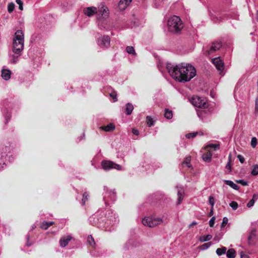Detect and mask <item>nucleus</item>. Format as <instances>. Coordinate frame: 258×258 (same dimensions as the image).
<instances>
[{"mask_svg":"<svg viewBox=\"0 0 258 258\" xmlns=\"http://www.w3.org/2000/svg\"><path fill=\"white\" fill-rule=\"evenodd\" d=\"M166 69L170 76L179 82H188L196 75V69L189 64L181 63L174 66L168 63Z\"/></svg>","mask_w":258,"mask_h":258,"instance_id":"1","label":"nucleus"},{"mask_svg":"<svg viewBox=\"0 0 258 258\" xmlns=\"http://www.w3.org/2000/svg\"><path fill=\"white\" fill-rule=\"evenodd\" d=\"M24 34L21 30H17L14 35L13 40V52L18 56L13 55L12 63H16L19 56L21 55V52L24 49Z\"/></svg>","mask_w":258,"mask_h":258,"instance_id":"2","label":"nucleus"},{"mask_svg":"<svg viewBox=\"0 0 258 258\" xmlns=\"http://www.w3.org/2000/svg\"><path fill=\"white\" fill-rule=\"evenodd\" d=\"M168 30L172 32H179L183 28V24L180 18L173 16L170 18L167 21Z\"/></svg>","mask_w":258,"mask_h":258,"instance_id":"3","label":"nucleus"},{"mask_svg":"<svg viewBox=\"0 0 258 258\" xmlns=\"http://www.w3.org/2000/svg\"><path fill=\"white\" fill-rule=\"evenodd\" d=\"M191 102L193 105L197 107L206 108L208 107V103L204 98L198 96H194L191 99Z\"/></svg>","mask_w":258,"mask_h":258,"instance_id":"4","label":"nucleus"},{"mask_svg":"<svg viewBox=\"0 0 258 258\" xmlns=\"http://www.w3.org/2000/svg\"><path fill=\"white\" fill-rule=\"evenodd\" d=\"M162 222V219L161 218H152L151 217L145 218L143 219L142 223L145 226H148L149 227H154Z\"/></svg>","mask_w":258,"mask_h":258,"instance_id":"5","label":"nucleus"},{"mask_svg":"<svg viewBox=\"0 0 258 258\" xmlns=\"http://www.w3.org/2000/svg\"><path fill=\"white\" fill-rule=\"evenodd\" d=\"M101 166L105 170H109L111 169H115L118 170H121V167L120 165L109 160H104L102 161Z\"/></svg>","mask_w":258,"mask_h":258,"instance_id":"6","label":"nucleus"},{"mask_svg":"<svg viewBox=\"0 0 258 258\" xmlns=\"http://www.w3.org/2000/svg\"><path fill=\"white\" fill-rule=\"evenodd\" d=\"M213 63L215 65L216 69L219 71V73L222 75L223 71L224 68V63L220 57H215L212 59Z\"/></svg>","mask_w":258,"mask_h":258,"instance_id":"7","label":"nucleus"},{"mask_svg":"<svg viewBox=\"0 0 258 258\" xmlns=\"http://www.w3.org/2000/svg\"><path fill=\"white\" fill-rule=\"evenodd\" d=\"M222 46V43L220 42H213L210 49L207 50L205 54L207 56H209L211 54L219 50Z\"/></svg>","mask_w":258,"mask_h":258,"instance_id":"8","label":"nucleus"},{"mask_svg":"<svg viewBox=\"0 0 258 258\" xmlns=\"http://www.w3.org/2000/svg\"><path fill=\"white\" fill-rule=\"evenodd\" d=\"M110 39L108 36H103L98 40V44L102 47L107 48L110 45Z\"/></svg>","mask_w":258,"mask_h":258,"instance_id":"9","label":"nucleus"},{"mask_svg":"<svg viewBox=\"0 0 258 258\" xmlns=\"http://www.w3.org/2000/svg\"><path fill=\"white\" fill-rule=\"evenodd\" d=\"M83 13L85 15L91 17L97 13V8L94 7H87L84 9Z\"/></svg>","mask_w":258,"mask_h":258,"instance_id":"10","label":"nucleus"},{"mask_svg":"<svg viewBox=\"0 0 258 258\" xmlns=\"http://www.w3.org/2000/svg\"><path fill=\"white\" fill-rule=\"evenodd\" d=\"M256 237V230L252 229L250 232L248 238L247 243L249 245H254L255 244L254 239Z\"/></svg>","mask_w":258,"mask_h":258,"instance_id":"11","label":"nucleus"},{"mask_svg":"<svg viewBox=\"0 0 258 258\" xmlns=\"http://www.w3.org/2000/svg\"><path fill=\"white\" fill-rule=\"evenodd\" d=\"M132 0H120L118 4V9L120 11L124 10L132 2Z\"/></svg>","mask_w":258,"mask_h":258,"instance_id":"12","label":"nucleus"},{"mask_svg":"<svg viewBox=\"0 0 258 258\" xmlns=\"http://www.w3.org/2000/svg\"><path fill=\"white\" fill-rule=\"evenodd\" d=\"M72 237L71 236L69 235L67 236H64L61 237L59 240V244L61 247H65L72 239Z\"/></svg>","mask_w":258,"mask_h":258,"instance_id":"13","label":"nucleus"},{"mask_svg":"<svg viewBox=\"0 0 258 258\" xmlns=\"http://www.w3.org/2000/svg\"><path fill=\"white\" fill-rule=\"evenodd\" d=\"M11 72L8 69H3L2 71V77L5 80H9L11 78Z\"/></svg>","mask_w":258,"mask_h":258,"instance_id":"14","label":"nucleus"},{"mask_svg":"<svg viewBox=\"0 0 258 258\" xmlns=\"http://www.w3.org/2000/svg\"><path fill=\"white\" fill-rule=\"evenodd\" d=\"M184 190L181 188H178L177 191V205H179L183 199Z\"/></svg>","mask_w":258,"mask_h":258,"instance_id":"15","label":"nucleus"},{"mask_svg":"<svg viewBox=\"0 0 258 258\" xmlns=\"http://www.w3.org/2000/svg\"><path fill=\"white\" fill-rule=\"evenodd\" d=\"M100 128L105 132H111L115 128V125L112 123H110L107 125L102 126Z\"/></svg>","mask_w":258,"mask_h":258,"instance_id":"16","label":"nucleus"},{"mask_svg":"<svg viewBox=\"0 0 258 258\" xmlns=\"http://www.w3.org/2000/svg\"><path fill=\"white\" fill-rule=\"evenodd\" d=\"M212 156V153L208 151L202 155V159L205 162H210L211 160Z\"/></svg>","mask_w":258,"mask_h":258,"instance_id":"17","label":"nucleus"},{"mask_svg":"<svg viewBox=\"0 0 258 258\" xmlns=\"http://www.w3.org/2000/svg\"><path fill=\"white\" fill-rule=\"evenodd\" d=\"M224 182L234 189H238L239 186L231 180H225Z\"/></svg>","mask_w":258,"mask_h":258,"instance_id":"18","label":"nucleus"},{"mask_svg":"<svg viewBox=\"0 0 258 258\" xmlns=\"http://www.w3.org/2000/svg\"><path fill=\"white\" fill-rule=\"evenodd\" d=\"M226 256L228 258H234L236 256V251L233 249H229L226 252Z\"/></svg>","mask_w":258,"mask_h":258,"instance_id":"19","label":"nucleus"},{"mask_svg":"<svg viewBox=\"0 0 258 258\" xmlns=\"http://www.w3.org/2000/svg\"><path fill=\"white\" fill-rule=\"evenodd\" d=\"M134 109V107L132 104L130 103H127L126 105V113L127 115L131 114L133 110Z\"/></svg>","mask_w":258,"mask_h":258,"instance_id":"20","label":"nucleus"},{"mask_svg":"<svg viewBox=\"0 0 258 258\" xmlns=\"http://www.w3.org/2000/svg\"><path fill=\"white\" fill-rule=\"evenodd\" d=\"M54 224L53 222H43L41 226V228L43 229L46 230L50 226Z\"/></svg>","mask_w":258,"mask_h":258,"instance_id":"21","label":"nucleus"},{"mask_svg":"<svg viewBox=\"0 0 258 258\" xmlns=\"http://www.w3.org/2000/svg\"><path fill=\"white\" fill-rule=\"evenodd\" d=\"M226 247L223 246L221 248H218L216 249V252L218 255L221 256L226 253Z\"/></svg>","mask_w":258,"mask_h":258,"instance_id":"22","label":"nucleus"},{"mask_svg":"<svg viewBox=\"0 0 258 258\" xmlns=\"http://www.w3.org/2000/svg\"><path fill=\"white\" fill-rule=\"evenodd\" d=\"M212 238V236L211 235L208 234L207 235H204L200 237L199 240L201 242H205L211 240Z\"/></svg>","mask_w":258,"mask_h":258,"instance_id":"23","label":"nucleus"},{"mask_svg":"<svg viewBox=\"0 0 258 258\" xmlns=\"http://www.w3.org/2000/svg\"><path fill=\"white\" fill-rule=\"evenodd\" d=\"M172 116L173 114L172 111L169 110L168 109H165L164 113L165 117H166L167 119H171L172 118Z\"/></svg>","mask_w":258,"mask_h":258,"instance_id":"24","label":"nucleus"},{"mask_svg":"<svg viewBox=\"0 0 258 258\" xmlns=\"http://www.w3.org/2000/svg\"><path fill=\"white\" fill-rule=\"evenodd\" d=\"M89 197V193L87 192H85L83 195V199H82V204L84 205L85 204V202L88 201Z\"/></svg>","mask_w":258,"mask_h":258,"instance_id":"25","label":"nucleus"},{"mask_svg":"<svg viewBox=\"0 0 258 258\" xmlns=\"http://www.w3.org/2000/svg\"><path fill=\"white\" fill-rule=\"evenodd\" d=\"M15 4L14 3L11 2L8 4V11L9 13H11L13 12L14 9H15Z\"/></svg>","mask_w":258,"mask_h":258,"instance_id":"26","label":"nucleus"},{"mask_svg":"<svg viewBox=\"0 0 258 258\" xmlns=\"http://www.w3.org/2000/svg\"><path fill=\"white\" fill-rule=\"evenodd\" d=\"M146 121L149 126H152L154 124V121L152 118L150 116H147L146 117Z\"/></svg>","mask_w":258,"mask_h":258,"instance_id":"27","label":"nucleus"},{"mask_svg":"<svg viewBox=\"0 0 258 258\" xmlns=\"http://www.w3.org/2000/svg\"><path fill=\"white\" fill-rule=\"evenodd\" d=\"M126 50L129 54H136L134 48L133 46H127L126 48Z\"/></svg>","mask_w":258,"mask_h":258,"instance_id":"28","label":"nucleus"},{"mask_svg":"<svg viewBox=\"0 0 258 258\" xmlns=\"http://www.w3.org/2000/svg\"><path fill=\"white\" fill-rule=\"evenodd\" d=\"M211 245H212L211 242L206 243H204L203 245H201L200 248L202 250H206V249H208Z\"/></svg>","mask_w":258,"mask_h":258,"instance_id":"29","label":"nucleus"},{"mask_svg":"<svg viewBox=\"0 0 258 258\" xmlns=\"http://www.w3.org/2000/svg\"><path fill=\"white\" fill-rule=\"evenodd\" d=\"M87 240L88 243L91 246H93L95 244L94 239L91 235H89L88 236Z\"/></svg>","mask_w":258,"mask_h":258,"instance_id":"30","label":"nucleus"},{"mask_svg":"<svg viewBox=\"0 0 258 258\" xmlns=\"http://www.w3.org/2000/svg\"><path fill=\"white\" fill-rule=\"evenodd\" d=\"M191 158L190 157H187L185 160L182 162V165L185 164L188 167H190V162Z\"/></svg>","mask_w":258,"mask_h":258,"instance_id":"31","label":"nucleus"},{"mask_svg":"<svg viewBox=\"0 0 258 258\" xmlns=\"http://www.w3.org/2000/svg\"><path fill=\"white\" fill-rule=\"evenodd\" d=\"M251 174L253 175H256L258 174V165H255L251 171Z\"/></svg>","mask_w":258,"mask_h":258,"instance_id":"32","label":"nucleus"},{"mask_svg":"<svg viewBox=\"0 0 258 258\" xmlns=\"http://www.w3.org/2000/svg\"><path fill=\"white\" fill-rule=\"evenodd\" d=\"M213 148L214 150H216L217 149H219L220 146L219 144H211L208 146L206 147V148Z\"/></svg>","mask_w":258,"mask_h":258,"instance_id":"33","label":"nucleus"},{"mask_svg":"<svg viewBox=\"0 0 258 258\" xmlns=\"http://www.w3.org/2000/svg\"><path fill=\"white\" fill-rule=\"evenodd\" d=\"M228 158H229V161L227 163L226 166H225V168L228 170H229V171H231V155L230 154L229 157H228Z\"/></svg>","mask_w":258,"mask_h":258,"instance_id":"34","label":"nucleus"},{"mask_svg":"<svg viewBox=\"0 0 258 258\" xmlns=\"http://www.w3.org/2000/svg\"><path fill=\"white\" fill-rule=\"evenodd\" d=\"M230 206L234 210H236L238 208V205L236 202L232 201L230 204Z\"/></svg>","mask_w":258,"mask_h":258,"instance_id":"35","label":"nucleus"},{"mask_svg":"<svg viewBox=\"0 0 258 258\" xmlns=\"http://www.w3.org/2000/svg\"><path fill=\"white\" fill-rule=\"evenodd\" d=\"M197 134H198L197 132L191 133L187 134L185 136L187 139L194 138L196 137Z\"/></svg>","mask_w":258,"mask_h":258,"instance_id":"36","label":"nucleus"},{"mask_svg":"<svg viewBox=\"0 0 258 258\" xmlns=\"http://www.w3.org/2000/svg\"><path fill=\"white\" fill-rule=\"evenodd\" d=\"M257 145V139L255 137H253L251 141V146L252 148H255Z\"/></svg>","mask_w":258,"mask_h":258,"instance_id":"37","label":"nucleus"},{"mask_svg":"<svg viewBox=\"0 0 258 258\" xmlns=\"http://www.w3.org/2000/svg\"><path fill=\"white\" fill-rule=\"evenodd\" d=\"M16 3L19 5V9L20 10H23V3L22 0H16Z\"/></svg>","mask_w":258,"mask_h":258,"instance_id":"38","label":"nucleus"},{"mask_svg":"<svg viewBox=\"0 0 258 258\" xmlns=\"http://www.w3.org/2000/svg\"><path fill=\"white\" fill-rule=\"evenodd\" d=\"M209 204L211 205L212 209H213V207H214V205L215 204V200H214V198L213 197H212V196L209 197Z\"/></svg>","mask_w":258,"mask_h":258,"instance_id":"39","label":"nucleus"},{"mask_svg":"<svg viewBox=\"0 0 258 258\" xmlns=\"http://www.w3.org/2000/svg\"><path fill=\"white\" fill-rule=\"evenodd\" d=\"M228 221V220L227 218H226V217L223 218L222 222L221 225V227L222 228V227H225L226 226V225L227 224Z\"/></svg>","mask_w":258,"mask_h":258,"instance_id":"40","label":"nucleus"},{"mask_svg":"<svg viewBox=\"0 0 258 258\" xmlns=\"http://www.w3.org/2000/svg\"><path fill=\"white\" fill-rule=\"evenodd\" d=\"M255 202H254V199H251L250 200L249 202L247 204V207L248 208H250L251 207H252L254 204Z\"/></svg>","mask_w":258,"mask_h":258,"instance_id":"41","label":"nucleus"},{"mask_svg":"<svg viewBox=\"0 0 258 258\" xmlns=\"http://www.w3.org/2000/svg\"><path fill=\"white\" fill-rule=\"evenodd\" d=\"M215 217H213L209 221V225L211 227H213L215 224Z\"/></svg>","mask_w":258,"mask_h":258,"instance_id":"42","label":"nucleus"},{"mask_svg":"<svg viewBox=\"0 0 258 258\" xmlns=\"http://www.w3.org/2000/svg\"><path fill=\"white\" fill-rule=\"evenodd\" d=\"M236 182L239 184H241L243 186H246L247 185V182L242 179L237 180Z\"/></svg>","mask_w":258,"mask_h":258,"instance_id":"43","label":"nucleus"},{"mask_svg":"<svg viewBox=\"0 0 258 258\" xmlns=\"http://www.w3.org/2000/svg\"><path fill=\"white\" fill-rule=\"evenodd\" d=\"M101 12H103V14H104L105 16H107L108 14V9L107 8H104V7L101 8L100 10Z\"/></svg>","mask_w":258,"mask_h":258,"instance_id":"44","label":"nucleus"},{"mask_svg":"<svg viewBox=\"0 0 258 258\" xmlns=\"http://www.w3.org/2000/svg\"><path fill=\"white\" fill-rule=\"evenodd\" d=\"M237 158L239 159V160L240 162V163H243L244 162L245 159H244V158L242 155H238L237 156Z\"/></svg>","mask_w":258,"mask_h":258,"instance_id":"45","label":"nucleus"},{"mask_svg":"<svg viewBox=\"0 0 258 258\" xmlns=\"http://www.w3.org/2000/svg\"><path fill=\"white\" fill-rule=\"evenodd\" d=\"M110 96L112 98H113L114 102L117 101L116 94L115 92L110 93Z\"/></svg>","mask_w":258,"mask_h":258,"instance_id":"46","label":"nucleus"},{"mask_svg":"<svg viewBox=\"0 0 258 258\" xmlns=\"http://www.w3.org/2000/svg\"><path fill=\"white\" fill-rule=\"evenodd\" d=\"M240 258H249V256L245 254L243 251H241Z\"/></svg>","mask_w":258,"mask_h":258,"instance_id":"47","label":"nucleus"},{"mask_svg":"<svg viewBox=\"0 0 258 258\" xmlns=\"http://www.w3.org/2000/svg\"><path fill=\"white\" fill-rule=\"evenodd\" d=\"M255 111L258 112V96L256 98L255 103Z\"/></svg>","mask_w":258,"mask_h":258,"instance_id":"48","label":"nucleus"},{"mask_svg":"<svg viewBox=\"0 0 258 258\" xmlns=\"http://www.w3.org/2000/svg\"><path fill=\"white\" fill-rule=\"evenodd\" d=\"M132 133H133V134L137 135V136H138L139 134L138 130L135 129V128L133 129Z\"/></svg>","mask_w":258,"mask_h":258,"instance_id":"49","label":"nucleus"},{"mask_svg":"<svg viewBox=\"0 0 258 258\" xmlns=\"http://www.w3.org/2000/svg\"><path fill=\"white\" fill-rule=\"evenodd\" d=\"M29 238H30L29 236H27V243H26V245L27 246H30V245H31L32 244V242H29Z\"/></svg>","mask_w":258,"mask_h":258,"instance_id":"50","label":"nucleus"},{"mask_svg":"<svg viewBox=\"0 0 258 258\" xmlns=\"http://www.w3.org/2000/svg\"><path fill=\"white\" fill-rule=\"evenodd\" d=\"M258 199V194H254L253 195L252 199L254 200V202Z\"/></svg>","mask_w":258,"mask_h":258,"instance_id":"51","label":"nucleus"},{"mask_svg":"<svg viewBox=\"0 0 258 258\" xmlns=\"http://www.w3.org/2000/svg\"><path fill=\"white\" fill-rule=\"evenodd\" d=\"M197 224V222L194 221L191 224H189L188 227H189V228H191L192 227L196 225Z\"/></svg>","mask_w":258,"mask_h":258,"instance_id":"52","label":"nucleus"},{"mask_svg":"<svg viewBox=\"0 0 258 258\" xmlns=\"http://www.w3.org/2000/svg\"><path fill=\"white\" fill-rule=\"evenodd\" d=\"M213 209L212 208L208 216L211 217L213 215Z\"/></svg>","mask_w":258,"mask_h":258,"instance_id":"53","label":"nucleus"},{"mask_svg":"<svg viewBox=\"0 0 258 258\" xmlns=\"http://www.w3.org/2000/svg\"><path fill=\"white\" fill-rule=\"evenodd\" d=\"M256 19L258 21V11L257 12V13H256Z\"/></svg>","mask_w":258,"mask_h":258,"instance_id":"54","label":"nucleus"}]
</instances>
